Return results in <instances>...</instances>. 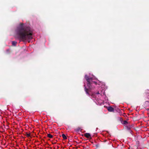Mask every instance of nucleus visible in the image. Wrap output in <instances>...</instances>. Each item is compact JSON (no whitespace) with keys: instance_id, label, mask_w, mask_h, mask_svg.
Wrapping results in <instances>:
<instances>
[{"instance_id":"39448f33","label":"nucleus","mask_w":149,"mask_h":149,"mask_svg":"<svg viewBox=\"0 0 149 149\" xmlns=\"http://www.w3.org/2000/svg\"><path fill=\"white\" fill-rule=\"evenodd\" d=\"M84 136L87 138H90L91 135L89 133H86L84 134Z\"/></svg>"},{"instance_id":"f03ea898","label":"nucleus","mask_w":149,"mask_h":149,"mask_svg":"<svg viewBox=\"0 0 149 149\" xmlns=\"http://www.w3.org/2000/svg\"><path fill=\"white\" fill-rule=\"evenodd\" d=\"M101 88L104 89L102 90L100 89L99 91L94 94H92L91 95L92 98H95L96 104L100 105L104 104V102L107 103L108 101V99L104 94V89L107 88V87L104 85V87L102 85Z\"/></svg>"},{"instance_id":"1a4fd4ad","label":"nucleus","mask_w":149,"mask_h":149,"mask_svg":"<svg viewBox=\"0 0 149 149\" xmlns=\"http://www.w3.org/2000/svg\"><path fill=\"white\" fill-rule=\"evenodd\" d=\"M127 123V122L126 121H125L124 122V124H126Z\"/></svg>"},{"instance_id":"423d86ee","label":"nucleus","mask_w":149,"mask_h":149,"mask_svg":"<svg viewBox=\"0 0 149 149\" xmlns=\"http://www.w3.org/2000/svg\"><path fill=\"white\" fill-rule=\"evenodd\" d=\"M47 136L49 137V138H52L53 137V135H51V134H47Z\"/></svg>"},{"instance_id":"20e7f679","label":"nucleus","mask_w":149,"mask_h":149,"mask_svg":"<svg viewBox=\"0 0 149 149\" xmlns=\"http://www.w3.org/2000/svg\"><path fill=\"white\" fill-rule=\"evenodd\" d=\"M107 109L109 111H110V112L113 111H114L112 107H108V108H107Z\"/></svg>"},{"instance_id":"f257e3e1","label":"nucleus","mask_w":149,"mask_h":149,"mask_svg":"<svg viewBox=\"0 0 149 149\" xmlns=\"http://www.w3.org/2000/svg\"><path fill=\"white\" fill-rule=\"evenodd\" d=\"M32 33L30 27L22 23L18 26L15 30V36L20 41H24L28 40L29 42L32 38Z\"/></svg>"},{"instance_id":"7ed1b4c3","label":"nucleus","mask_w":149,"mask_h":149,"mask_svg":"<svg viewBox=\"0 0 149 149\" xmlns=\"http://www.w3.org/2000/svg\"><path fill=\"white\" fill-rule=\"evenodd\" d=\"M89 76L85 75V78L87 81V84H85L84 85L85 91L88 95L92 94L91 91L94 88L95 85H96L97 81L96 78L92 75H90Z\"/></svg>"},{"instance_id":"6e6552de","label":"nucleus","mask_w":149,"mask_h":149,"mask_svg":"<svg viewBox=\"0 0 149 149\" xmlns=\"http://www.w3.org/2000/svg\"><path fill=\"white\" fill-rule=\"evenodd\" d=\"M17 42L15 41H13L12 42V45L14 46H15L16 45Z\"/></svg>"},{"instance_id":"0eeeda50","label":"nucleus","mask_w":149,"mask_h":149,"mask_svg":"<svg viewBox=\"0 0 149 149\" xmlns=\"http://www.w3.org/2000/svg\"><path fill=\"white\" fill-rule=\"evenodd\" d=\"M62 136L63 137V138L64 139H67V137L64 134H63L62 135Z\"/></svg>"},{"instance_id":"9d476101","label":"nucleus","mask_w":149,"mask_h":149,"mask_svg":"<svg viewBox=\"0 0 149 149\" xmlns=\"http://www.w3.org/2000/svg\"><path fill=\"white\" fill-rule=\"evenodd\" d=\"M27 136H30V134H27Z\"/></svg>"}]
</instances>
